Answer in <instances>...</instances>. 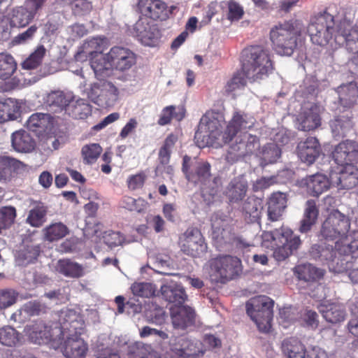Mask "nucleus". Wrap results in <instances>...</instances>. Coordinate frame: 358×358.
Instances as JSON below:
<instances>
[{
	"label": "nucleus",
	"instance_id": "obj_1",
	"mask_svg": "<svg viewBox=\"0 0 358 358\" xmlns=\"http://www.w3.org/2000/svg\"><path fill=\"white\" fill-rule=\"evenodd\" d=\"M222 122L214 113L202 116L194 136L197 141L201 140L200 146H222L231 141L238 131L250 129L255 124L253 117L241 112L234 113L224 132Z\"/></svg>",
	"mask_w": 358,
	"mask_h": 358
},
{
	"label": "nucleus",
	"instance_id": "obj_2",
	"mask_svg": "<svg viewBox=\"0 0 358 358\" xmlns=\"http://www.w3.org/2000/svg\"><path fill=\"white\" fill-rule=\"evenodd\" d=\"M350 220L338 210H334L323 222L320 230L326 240L336 241V249L342 254H352L358 250V230L348 235Z\"/></svg>",
	"mask_w": 358,
	"mask_h": 358
},
{
	"label": "nucleus",
	"instance_id": "obj_3",
	"mask_svg": "<svg viewBox=\"0 0 358 358\" xmlns=\"http://www.w3.org/2000/svg\"><path fill=\"white\" fill-rule=\"evenodd\" d=\"M59 323L62 338H66L63 347L64 355L68 358H85L88 345L80 338L85 331V322L82 316L73 310H62Z\"/></svg>",
	"mask_w": 358,
	"mask_h": 358
},
{
	"label": "nucleus",
	"instance_id": "obj_4",
	"mask_svg": "<svg viewBox=\"0 0 358 358\" xmlns=\"http://www.w3.org/2000/svg\"><path fill=\"white\" fill-rule=\"evenodd\" d=\"M303 31L301 22L290 19L279 22L269 31V39L273 50L280 55L290 56L297 46V40Z\"/></svg>",
	"mask_w": 358,
	"mask_h": 358
},
{
	"label": "nucleus",
	"instance_id": "obj_5",
	"mask_svg": "<svg viewBox=\"0 0 358 358\" xmlns=\"http://www.w3.org/2000/svg\"><path fill=\"white\" fill-rule=\"evenodd\" d=\"M243 58V70L250 82L264 79L274 69L269 52L261 46H252L245 49Z\"/></svg>",
	"mask_w": 358,
	"mask_h": 358
},
{
	"label": "nucleus",
	"instance_id": "obj_6",
	"mask_svg": "<svg viewBox=\"0 0 358 358\" xmlns=\"http://www.w3.org/2000/svg\"><path fill=\"white\" fill-rule=\"evenodd\" d=\"M274 301L266 296H258L246 303L248 315L255 322L259 331L269 332L273 316Z\"/></svg>",
	"mask_w": 358,
	"mask_h": 358
},
{
	"label": "nucleus",
	"instance_id": "obj_7",
	"mask_svg": "<svg viewBox=\"0 0 358 358\" xmlns=\"http://www.w3.org/2000/svg\"><path fill=\"white\" fill-rule=\"evenodd\" d=\"M241 260L230 255L220 256L210 261L209 276L215 283L224 284L241 272Z\"/></svg>",
	"mask_w": 358,
	"mask_h": 358
},
{
	"label": "nucleus",
	"instance_id": "obj_8",
	"mask_svg": "<svg viewBox=\"0 0 358 358\" xmlns=\"http://www.w3.org/2000/svg\"><path fill=\"white\" fill-rule=\"evenodd\" d=\"M181 251L192 257H200L207 252V244L201 231L196 227H189L179 239Z\"/></svg>",
	"mask_w": 358,
	"mask_h": 358
},
{
	"label": "nucleus",
	"instance_id": "obj_9",
	"mask_svg": "<svg viewBox=\"0 0 358 358\" xmlns=\"http://www.w3.org/2000/svg\"><path fill=\"white\" fill-rule=\"evenodd\" d=\"M308 31L313 43L320 46L327 45L334 33V18L331 15L320 16L309 24Z\"/></svg>",
	"mask_w": 358,
	"mask_h": 358
},
{
	"label": "nucleus",
	"instance_id": "obj_10",
	"mask_svg": "<svg viewBox=\"0 0 358 358\" xmlns=\"http://www.w3.org/2000/svg\"><path fill=\"white\" fill-rule=\"evenodd\" d=\"M118 90L110 82L94 83L88 92L89 99L101 107H110L118 99Z\"/></svg>",
	"mask_w": 358,
	"mask_h": 358
},
{
	"label": "nucleus",
	"instance_id": "obj_11",
	"mask_svg": "<svg viewBox=\"0 0 358 358\" xmlns=\"http://www.w3.org/2000/svg\"><path fill=\"white\" fill-rule=\"evenodd\" d=\"M210 164L207 162H192V158L185 155L182 158V171L186 179L194 184H204L210 177Z\"/></svg>",
	"mask_w": 358,
	"mask_h": 358
},
{
	"label": "nucleus",
	"instance_id": "obj_12",
	"mask_svg": "<svg viewBox=\"0 0 358 358\" xmlns=\"http://www.w3.org/2000/svg\"><path fill=\"white\" fill-rule=\"evenodd\" d=\"M109 66L119 71L130 69L136 63V55L130 49L122 46H114L106 54Z\"/></svg>",
	"mask_w": 358,
	"mask_h": 358
},
{
	"label": "nucleus",
	"instance_id": "obj_13",
	"mask_svg": "<svg viewBox=\"0 0 358 358\" xmlns=\"http://www.w3.org/2000/svg\"><path fill=\"white\" fill-rule=\"evenodd\" d=\"M331 185L339 189H351L358 185V168L353 164L337 168L330 173Z\"/></svg>",
	"mask_w": 358,
	"mask_h": 358
},
{
	"label": "nucleus",
	"instance_id": "obj_14",
	"mask_svg": "<svg viewBox=\"0 0 358 358\" xmlns=\"http://www.w3.org/2000/svg\"><path fill=\"white\" fill-rule=\"evenodd\" d=\"M332 157L340 166L358 163V142L352 140L340 142L335 146Z\"/></svg>",
	"mask_w": 358,
	"mask_h": 358
},
{
	"label": "nucleus",
	"instance_id": "obj_15",
	"mask_svg": "<svg viewBox=\"0 0 358 358\" xmlns=\"http://www.w3.org/2000/svg\"><path fill=\"white\" fill-rule=\"evenodd\" d=\"M310 256L315 260H320L322 262H329L333 264L334 262L336 264L341 263V266L343 264L345 259L348 258L351 254H342L336 249V243L334 246L327 244L324 242L314 244L310 250Z\"/></svg>",
	"mask_w": 358,
	"mask_h": 358
},
{
	"label": "nucleus",
	"instance_id": "obj_16",
	"mask_svg": "<svg viewBox=\"0 0 358 358\" xmlns=\"http://www.w3.org/2000/svg\"><path fill=\"white\" fill-rule=\"evenodd\" d=\"M29 340L35 344H45L53 340V329L43 320H37L25 327Z\"/></svg>",
	"mask_w": 358,
	"mask_h": 358
},
{
	"label": "nucleus",
	"instance_id": "obj_17",
	"mask_svg": "<svg viewBox=\"0 0 358 358\" xmlns=\"http://www.w3.org/2000/svg\"><path fill=\"white\" fill-rule=\"evenodd\" d=\"M296 121L299 130L310 131L317 129L322 124L320 107L315 103L311 104L298 115Z\"/></svg>",
	"mask_w": 358,
	"mask_h": 358
},
{
	"label": "nucleus",
	"instance_id": "obj_18",
	"mask_svg": "<svg viewBox=\"0 0 358 358\" xmlns=\"http://www.w3.org/2000/svg\"><path fill=\"white\" fill-rule=\"evenodd\" d=\"M134 29L138 39L145 45H154L161 37V32L157 24H150L147 19H139Z\"/></svg>",
	"mask_w": 358,
	"mask_h": 358
},
{
	"label": "nucleus",
	"instance_id": "obj_19",
	"mask_svg": "<svg viewBox=\"0 0 358 358\" xmlns=\"http://www.w3.org/2000/svg\"><path fill=\"white\" fill-rule=\"evenodd\" d=\"M141 13L154 20H166L169 17L168 6L162 0H139L138 3Z\"/></svg>",
	"mask_w": 358,
	"mask_h": 358
},
{
	"label": "nucleus",
	"instance_id": "obj_20",
	"mask_svg": "<svg viewBox=\"0 0 358 358\" xmlns=\"http://www.w3.org/2000/svg\"><path fill=\"white\" fill-rule=\"evenodd\" d=\"M199 352L194 342L186 337H177L170 343L172 358H196Z\"/></svg>",
	"mask_w": 358,
	"mask_h": 358
},
{
	"label": "nucleus",
	"instance_id": "obj_21",
	"mask_svg": "<svg viewBox=\"0 0 358 358\" xmlns=\"http://www.w3.org/2000/svg\"><path fill=\"white\" fill-rule=\"evenodd\" d=\"M296 150L299 158L308 165L313 164L322 152L319 141L313 136L299 142Z\"/></svg>",
	"mask_w": 358,
	"mask_h": 358
},
{
	"label": "nucleus",
	"instance_id": "obj_22",
	"mask_svg": "<svg viewBox=\"0 0 358 358\" xmlns=\"http://www.w3.org/2000/svg\"><path fill=\"white\" fill-rule=\"evenodd\" d=\"M173 326L177 329H185L195 322V311L188 306H173L170 308Z\"/></svg>",
	"mask_w": 358,
	"mask_h": 358
},
{
	"label": "nucleus",
	"instance_id": "obj_23",
	"mask_svg": "<svg viewBox=\"0 0 358 358\" xmlns=\"http://www.w3.org/2000/svg\"><path fill=\"white\" fill-rule=\"evenodd\" d=\"M286 193L275 192L267 199V216L271 222L278 221L287 206Z\"/></svg>",
	"mask_w": 358,
	"mask_h": 358
},
{
	"label": "nucleus",
	"instance_id": "obj_24",
	"mask_svg": "<svg viewBox=\"0 0 358 358\" xmlns=\"http://www.w3.org/2000/svg\"><path fill=\"white\" fill-rule=\"evenodd\" d=\"M178 136L174 134H169L165 138L163 145L159 150L158 159L163 166V172L172 176L174 174V168L169 165L172 150L178 141Z\"/></svg>",
	"mask_w": 358,
	"mask_h": 358
},
{
	"label": "nucleus",
	"instance_id": "obj_25",
	"mask_svg": "<svg viewBox=\"0 0 358 358\" xmlns=\"http://www.w3.org/2000/svg\"><path fill=\"white\" fill-rule=\"evenodd\" d=\"M24 168L25 165L20 161L8 156L0 155V181H10Z\"/></svg>",
	"mask_w": 358,
	"mask_h": 358
},
{
	"label": "nucleus",
	"instance_id": "obj_26",
	"mask_svg": "<svg viewBox=\"0 0 358 358\" xmlns=\"http://www.w3.org/2000/svg\"><path fill=\"white\" fill-rule=\"evenodd\" d=\"M336 92L338 95V103L345 108L354 107L358 99V86L355 82H350L340 85Z\"/></svg>",
	"mask_w": 358,
	"mask_h": 358
},
{
	"label": "nucleus",
	"instance_id": "obj_27",
	"mask_svg": "<svg viewBox=\"0 0 358 358\" xmlns=\"http://www.w3.org/2000/svg\"><path fill=\"white\" fill-rule=\"evenodd\" d=\"M303 182L307 188L308 192L313 196H318L329 189L331 184L330 178L320 173L307 176L303 179Z\"/></svg>",
	"mask_w": 358,
	"mask_h": 358
},
{
	"label": "nucleus",
	"instance_id": "obj_28",
	"mask_svg": "<svg viewBox=\"0 0 358 358\" xmlns=\"http://www.w3.org/2000/svg\"><path fill=\"white\" fill-rule=\"evenodd\" d=\"M353 121L351 116L338 115L329 121V127L334 138H344L352 130Z\"/></svg>",
	"mask_w": 358,
	"mask_h": 358
},
{
	"label": "nucleus",
	"instance_id": "obj_29",
	"mask_svg": "<svg viewBox=\"0 0 358 358\" xmlns=\"http://www.w3.org/2000/svg\"><path fill=\"white\" fill-rule=\"evenodd\" d=\"M319 208L316 202L310 199L306 203L303 218L300 222L299 230L302 234L309 232L312 227L316 224L319 217Z\"/></svg>",
	"mask_w": 358,
	"mask_h": 358
},
{
	"label": "nucleus",
	"instance_id": "obj_30",
	"mask_svg": "<svg viewBox=\"0 0 358 358\" xmlns=\"http://www.w3.org/2000/svg\"><path fill=\"white\" fill-rule=\"evenodd\" d=\"M292 234L290 229L283 227L274 231H264L262 234V244L267 248H276L277 244L285 243Z\"/></svg>",
	"mask_w": 358,
	"mask_h": 358
},
{
	"label": "nucleus",
	"instance_id": "obj_31",
	"mask_svg": "<svg viewBox=\"0 0 358 358\" xmlns=\"http://www.w3.org/2000/svg\"><path fill=\"white\" fill-rule=\"evenodd\" d=\"M248 189L247 181L236 177L229 183L225 194L231 203H238L245 197Z\"/></svg>",
	"mask_w": 358,
	"mask_h": 358
},
{
	"label": "nucleus",
	"instance_id": "obj_32",
	"mask_svg": "<svg viewBox=\"0 0 358 358\" xmlns=\"http://www.w3.org/2000/svg\"><path fill=\"white\" fill-rule=\"evenodd\" d=\"M161 293L166 301L174 306H182L187 298L184 288L176 283L162 285Z\"/></svg>",
	"mask_w": 358,
	"mask_h": 358
},
{
	"label": "nucleus",
	"instance_id": "obj_33",
	"mask_svg": "<svg viewBox=\"0 0 358 358\" xmlns=\"http://www.w3.org/2000/svg\"><path fill=\"white\" fill-rule=\"evenodd\" d=\"M334 37L336 42L338 44L345 43L347 45L350 43L356 44L358 41V31L353 28L350 21L343 20L337 26Z\"/></svg>",
	"mask_w": 358,
	"mask_h": 358
},
{
	"label": "nucleus",
	"instance_id": "obj_34",
	"mask_svg": "<svg viewBox=\"0 0 358 358\" xmlns=\"http://www.w3.org/2000/svg\"><path fill=\"white\" fill-rule=\"evenodd\" d=\"M320 312L327 322L336 324L345 320L346 313L343 305L336 303L321 304Z\"/></svg>",
	"mask_w": 358,
	"mask_h": 358
},
{
	"label": "nucleus",
	"instance_id": "obj_35",
	"mask_svg": "<svg viewBox=\"0 0 358 358\" xmlns=\"http://www.w3.org/2000/svg\"><path fill=\"white\" fill-rule=\"evenodd\" d=\"M282 351L287 358H308L305 345L296 338H289L283 341Z\"/></svg>",
	"mask_w": 358,
	"mask_h": 358
},
{
	"label": "nucleus",
	"instance_id": "obj_36",
	"mask_svg": "<svg viewBox=\"0 0 358 358\" xmlns=\"http://www.w3.org/2000/svg\"><path fill=\"white\" fill-rule=\"evenodd\" d=\"M12 146L19 152H29L35 148V141L30 134L24 130L14 132L11 136Z\"/></svg>",
	"mask_w": 358,
	"mask_h": 358
},
{
	"label": "nucleus",
	"instance_id": "obj_37",
	"mask_svg": "<svg viewBox=\"0 0 358 358\" xmlns=\"http://www.w3.org/2000/svg\"><path fill=\"white\" fill-rule=\"evenodd\" d=\"M262 210V201L255 197H248L242 206V212L245 218L252 223L260 222Z\"/></svg>",
	"mask_w": 358,
	"mask_h": 358
},
{
	"label": "nucleus",
	"instance_id": "obj_38",
	"mask_svg": "<svg viewBox=\"0 0 358 358\" xmlns=\"http://www.w3.org/2000/svg\"><path fill=\"white\" fill-rule=\"evenodd\" d=\"M73 100L71 94L64 93L63 91H52L46 97L45 103L51 110L59 112L64 110Z\"/></svg>",
	"mask_w": 358,
	"mask_h": 358
},
{
	"label": "nucleus",
	"instance_id": "obj_39",
	"mask_svg": "<svg viewBox=\"0 0 358 358\" xmlns=\"http://www.w3.org/2000/svg\"><path fill=\"white\" fill-rule=\"evenodd\" d=\"M57 271L65 277L79 278L84 275L83 266L70 259H62L57 262Z\"/></svg>",
	"mask_w": 358,
	"mask_h": 358
},
{
	"label": "nucleus",
	"instance_id": "obj_40",
	"mask_svg": "<svg viewBox=\"0 0 358 358\" xmlns=\"http://www.w3.org/2000/svg\"><path fill=\"white\" fill-rule=\"evenodd\" d=\"M144 315L148 322L157 325L164 324L166 317L164 309L150 300L144 304Z\"/></svg>",
	"mask_w": 358,
	"mask_h": 358
},
{
	"label": "nucleus",
	"instance_id": "obj_41",
	"mask_svg": "<svg viewBox=\"0 0 358 358\" xmlns=\"http://www.w3.org/2000/svg\"><path fill=\"white\" fill-rule=\"evenodd\" d=\"M24 6L13 8L10 14V24L13 27H25L34 20Z\"/></svg>",
	"mask_w": 358,
	"mask_h": 358
},
{
	"label": "nucleus",
	"instance_id": "obj_42",
	"mask_svg": "<svg viewBox=\"0 0 358 358\" xmlns=\"http://www.w3.org/2000/svg\"><path fill=\"white\" fill-rule=\"evenodd\" d=\"M294 273L299 279L306 282L315 281L324 276V271L310 264L298 265Z\"/></svg>",
	"mask_w": 358,
	"mask_h": 358
},
{
	"label": "nucleus",
	"instance_id": "obj_43",
	"mask_svg": "<svg viewBox=\"0 0 358 358\" xmlns=\"http://www.w3.org/2000/svg\"><path fill=\"white\" fill-rule=\"evenodd\" d=\"M44 238L49 241H57L69 233V229L62 222H55L45 227L43 230Z\"/></svg>",
	"mask_w": 358,
	"mask_h": 358
},
{
	"label": "nucleus",
	"instance_id": "obj_44",
	"mask_svg": "<svg viewBox=\"0 0 358 358\" xmlns=\"http://www.w3.org/2000/svg\"><path fill=\"white\" fill-rule=\"evenodd\" d=\"M47 213L46 206L43 204H38L29 211L26 223L32 227H41L46 221Z\"/></svg>",
	"mask_w": 358,
	"mask_h": 358
},
{
	"label": "nucleus",
	"instance_id": "obj_45",
	"mask_svg": "<svg viewBox=\"0 0 358 358\" xmlns=\"http://www.w3.org/2000/svg\"><path fill=\"white\" fill-rule=\"evenodd\" d=\"M20 110L17 101L8 98L0 101V123L16 118Z\"/></svg>",
	"mask_w": 358,
	"mask_h": 358
},
{
	"label": "nucleus",
	"instance_id": "obj_46",
	"mask_svg": "<svg viewBox=\"0 0 358 358\" xmlns=\"http://www.w3.org/2000/svg\"><path fill=\"white\" fill-rule=\"evenodd\" d=\"M17 69L14 57L6 52H0V78L6 80L10 78Z\"/></svg>",
	"mask_w": 358,
	"mask_h": 358
},
{
	"label": "nucleus",
	"instance_id": "obj_47",
	"mask_svg": "<svg viewBox=\"0 0 358 358\" xmlns=\"http://www.w3.org/2000/svg\"><path fill=\"white\" fill-rule=\"evenodd\" d=\"M20 341V334L10 326L0 328V343L7 347L16 346Z\"/></svg>",
	"mask_w": 358,
	"mask_h": 358
},
{
	"label": "nucleus",
	"instance_id": "obj_48",
	"mask_svg": "<svg viewBox=\"0 0 358 358\" xmlns=\"http://www.w3.org/2000/svg\"><path fill=\"white\" fill-rule=\"evenodd\" d=\"M246 73L243 70V67H241V70L237 71L235 72L224 86V91L227 94H230L236 90L244 87L247 84Z\"/></svg>",
	"mask_w": 358,
	"mask_h": 358
},
{
	"label": "nucleus",
	"instance_id": "obj_49",
	"mask_svg": "<svg viewBox=\"0 0 358 358\" xmlns=\"http://www.w3.org/2000/svg\"><path fill=\"white\" fill-rule=\"evenodd\" d=\"M102 148L98 143H90L82 148L81 155L85 164H94L102 152Z\"/></svg>",
	"mask_w": 358,
	"mask_h": 358
},
{
	"label": "nucleus",
	"instance_id": "obj_50",
	"mask_svg": "<svg viewBox=\"0 0 358 358\" xmlns=\"http://www.w3.org/2000/svg\"><path fill=\"white\" fill-rule=\"evenodd\" d=\"M132 354L134 358H162L151 345L143 343H136L133 347Z\"/></svg>",
	"mask_w": 358,
	"mask_h": 358
},
{
	"label": "nucleus",
	"instance_id": "obj_51",
	"mask_svg": "<svg viewBox=\"0 0 358 358\" xmlns=\"http://www.w3.org/2000/svg\"><path fill=\"white\" fill-rule=\"evenodd\" d=\"M262 160L265 164L275 163L280 157L281 150L274 143H267L263 146L260 152Z\"/></svg>",
	"mask_w": 358,
	"mask_h": 358
},
{
	"label": "nucleus",
	"instance_id": "obj_52",
	"mask_svg": "<svg viewBox=\"0 0 358 358\" xmlns=\"http://www.w3.org/2000/svg\"><path fill=\"white\" fill-rule=\"evenodd\" d=\"M17 212L15 207L11 206L0 208V224L3 229H9L15 222Z\"/></svg>",
	"mask_w": 358,
	"mask_h": 358
},
{
	"label": "nucleus",
	"instance_id": "obj_53",
	"mask_svg": "<svg viewBox=\"0 0 358 358\" xmlns=\"http://www.w3.org/2000/svg\"><path fill=\"white\" fill-rule=\"evenodd\" d=\"M50 117L49 115L45 113L32 114L27 122V127L34 131H36L37 129H44L48 127Z\"/></svg>",
	"mask_w": 358,
	"mask_h": 358
},
{
	"label": "nucleus",
	"instance_id": "obj_54",
	"mask_svg": "<svg viewBox=\"0 0 358 358\" xmlns=\"http://www.w3.org/2000/svg\"><path fill=\"white\" fill-rule=\"evenodd\" d=\"M107 41L106 38L94 37L87 40L84 48L87 50L88 53L92 55L94 53L100 55L106 48Z\"/></svg>",
	"mask_w": 358,
	"mask_h": 358
},
{
	"label": "nucleus",
	"instance_id": "obj_55",
	"mask_svg": "<svg viewBox=\"0 0 358 358\" xmlns=\"http://www.w3.org/2000/svg\"><path fill=\"white\" fill-rule=\"evenodd\" d=\"M131 289L136 296L150 298L155 293V286L150 282H134Z\"/></svg>",
	"mask_w": 358,
	"mask_h": 358
},
{
	"label": "nucleus",
	"instance_id": "obj_56",
	"mask_svg": "<svg viewBox=\"0 0 358 358\" xmlns=\"http://www.w3.org/2000/svg\"><path fill=\"white\" fill-rule=\"evenodd\" d=\"M45 53V49L43 46H41L36 49L27 59L22 63V67L24 69H36L41 63L42 59Z\"/></svg>",
	"mask_w": 358,
	"mask_h": 358
},
{
	"label": "nucleus",
	"instance_id": "obj_57",
	"mask_svg": "<svg viewBox=\"0 0 358 358\" xmlns=\"http://www.w3.org/2000/svg\"><path fill=\"white\" fill-rule=\"evenodd\" d=\"M122 202L124 208L129 210L136 211L138 213L143 212L146 208L148 204L143 199L138 198L136 199L129 196H124Z\"/></svg>",
	"mask_w": 358,
	"mask_h": 358
},
{
	"label": "nucleus",
	"instance_id": "obj_58",
	"mask_svg": "<svg viewBox=\"0 0 358 358\" xmlns=\"http://www.w3.org/2000/svg\"><path fill=\"white\" fill-rule=\"evenodd\" d=\"M40 252L41 248L38 245H26L20 251L19 257L27 263H31L37 259Z\"/></svg>",
	"mask_w": 358,
	"mask_h": 358
},
{
	"label": "nucleus",
	"instance_id": "obj_59",
	"mask_svg": "<svg viewBox=\"0 0 358 358\" xmlns=\"http://www.w3.org/2000/svg\"><path fill=\"white\" fill-rule=\"evenodd\" d=\"M228 8V13L227 17L229 20L238 21L244 15V10L242 6L239 3L234 0H229L227 3Z\"/></svg>",
	"mask_w": 358,
	"mask_h": 358
},
{
	"label": "nucleus",
	"instance_id": "obj_60",
	"mask_svg": "<svg viewBox=\"0 0 358 358\" xmlns=\"http://www.w3.org/2000/svg\"><path fill=\"white\" fill-rule=\"evenodd\" d=\"M213 238L220 245L227 244L231 240L230 231L222 227H216L215 224H212Z\"/></svg>",
	"mask_w": 358,
	"mask_h": 358
},
{
	"label": "nucleus",
	"instance_id": "obj_61",
	"mask_svg": "<svg viewBox=\"0 0 358 358\" xmlns=\"http://www.w3.org/2000/svg\"><path fill=\"white\" fill-rule=\"evenodd\" d=\"M91 67L96 74H101L106 70L108 69L109 63L106 59V55L103 56L101 54L96 55L91 59Z\"/></svg>",
	"mask_w": 358,
	"mask_h": 358
},
{
	"label": "nucleus",
	"instance_id": "obj_62",
	"mask_svg": "<svg viewBox=\"0 0 358 358\" xmlns=\"http://www.w3.org/2000/svg\"><path fill=\"white\" fill-rule=\"evenodd\" d=\"M301 319L305 327L315 330L319 325V315L312 310L306 309L301 314Z\"/></svg>",
	"mask_w": 358,
	"mask_h": 358
},
{
	"label": "nucleus",
	"instance_id": "obj_63",
	"mask_svg": "<svg viewBox=\"0 0 358 358\" xmlns=\"http://www.w3.org/2000/svg\"><path fill=\"white\" fill-rule=\"evenodd\" d=\"M17 293L14 290L5 289L0 292V308H6L16 302Z\"/></svg>",
	"mask_w": 358,
	"mask_h": 358
},
{
	"label": "nucleus",
	"instance_id": "obj_64",
	"mask_svg": "<svg viewBox=\"0 0 358 358\" xmlns=\"http://www.w3.org/2000/svg\"><path fill=\"white\" fill-rule=\"evenodd\" d=\"M343 264L339 268H336V272H348V276L351 281L354 283H358V266L354 267V264L350 260L345 259Z\"/></svg>",
	"mask_w": 358,
	"mask_h": 358
}]
</instances>
